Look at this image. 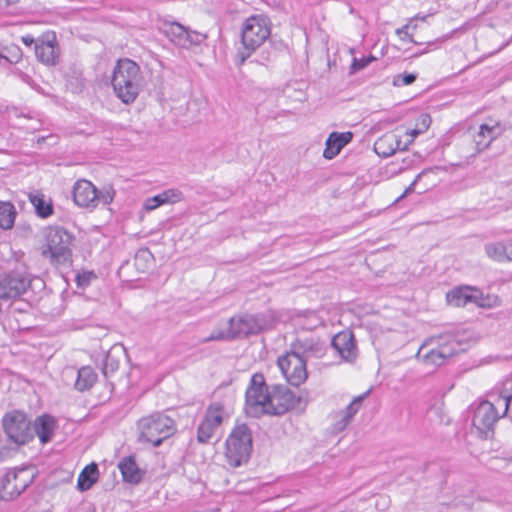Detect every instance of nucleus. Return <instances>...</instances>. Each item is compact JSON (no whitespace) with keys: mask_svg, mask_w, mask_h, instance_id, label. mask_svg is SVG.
Wrapping results in <instances>:
<instances>
[{"mask_svg":"<svg viewBox=\"0 0 512 512\" xmlns=\"http://www.w3.org/2000/svg\"><path fill=\"white\" fill-rule=\"evenodd\" d=\"M216 429L205 423L203 420L197 429V440L201 444H207L213 438Z\"/></svg>","mask_w":512,"mask_h":512,"instance_id":"c9c22d12","label":"nucleus"},{"mask_svg":"<svg viewBox=\"0 0 512 512\" xmlns=\"http://www.w3.org/2000/svg\"><path fill=\"white\" fill-rule=\"evenodd\" d=\"M31 285V279L23 272L12 271L0 276V299L20 298Z\"/></svg>","mask_w":512,"mask_h":512,"instance_id":"f8f14e48","label":"nucleus"},{"mask_svg":"<svg viewBox=\"0 0 512 512\" xmlns=\"http://www.w3.org/2000/svg\"><path fill=\"white\" fill-rule=\"evenodd\" d=\"M427 171H428V170H423L422 172H420V173L416 176V178L414 179V181L410 184V186H409V187H407V188L405 189V191H404V192H403V194L399 197V199H402V198H403V197H405L407 194L412 193V192L414 191V189H415V185H416V183L421 179V177H422L424 174H426V172H427Z\"/></svg>","mask_w":512,"mask_h":512,"instance_id":"49530a36","label":"nucleus"},{"mask_svg":"<svg viewBox=\"0 0 512 512\" xmlns=\"http://www.w3.org/2000/svg\"><path fill=\"white\" fill-rule=\"evenodd\" d=\"M413 143L410 139L407 143L402 144L401 137L393 132H388L379 137L374 143V151L383 158L392 156L396 151H405L409 145Z\"/></svg>","mask_w":512,"mask_h":512,"instance_id":"dca6fc26","label":"nucleus"},{"mask_svg":"<svg viewBox=\"0 0 512 512\" xmlns=\"http://www.w3.org/2000/svg\"><path fill=\"white\" fill-rule=\"evenodd\" d=\"M424 52H425V51L419 52V53H417V54H416V56H417V55H422Z\"/></svg>","mask_w":512,"mask_h":512,"instance_id":"603ef678","label":"nucleus"},{"mask_svg":"<svg viewBox=\"0 0 512 512\" xmlns=\"http://www.w3.org/2000/svg\"><path fill=\"white\" fill-rule=\"evenodd\" d=\"M270 36V28L265 18L261 16L249 17L242 26L241 41L243 49L235 56V62L241 66L252 53Z\"/></svg>","mask_w":512,"mask_h":512,"instance_id":"f03ea898","label":"nucleus"},{"mask_svg":"<svg viewBox=\"0 0 512 512\" xmlns=\"http://www.w3.org/2000/svg\"><path fill=\"white\" fill-rule=\"evenodd\" d=\"M373 60V57H363L361 59L354 58L353 62L351 64V72L354 73L356 71H359L361 69H364L368 66V64Z\"/></svg>","mask_w":512,"mask_h":512,"instance_id":"37998d69","label":"nucleus"},{"mask_svg":"<svg viewBox=\"0 0 512 512\" xmlns=\"http://www.w3.org/2000/svg\"><path fill=\"white\" fill-rule=\"evenodd\" d=\"M353 139V133L347 132H332L326 139V147L323 152L325 159L331 160L336 157L340 151L349 144Z\"/></svg>","mask_w":512,"mask_h":512,"instance_id":"aec40b11","label":"nucleus"},{"mask_svg":"<svg viewBox=\"0 0 512 512\" xmlns=\"http://www.w3.org/2000/svg\"><path fill=\"white\" fill-rule=\"evenodd\" d=\"M123 481L131 484H138L143 478V472L139 469L135 457H124L118 464Z\"/></svg>","mask_w":512,"mask_h":512,"instance_id":"393cba45","label":"nucleus"},{"mask_svg":"<svg viewBox=\"0 0 512 512\" xmlns=\"http://www.w3.org/2000/svg\"><path fill=\"white\" fill-rule=\"evenodd\" d=\"M277 364L290 385L298 387L306 381L308 377L307 362L294 353L286 352L285 355L278 358Z\"/></svg>","mask_w":512,"mask_h":512,"instance_id":"9b49d317","label":"nucleus"},{"mask_svg":"<svg viewBox=\"0 0 512 512\" xmlns=\"http://www.w3.org/2000/svg\"><path fill=\"white\" fill-rule=\"evenodd\" d=\"M96 187L88 180H78L73 186V200L83 208L94 209L96 203Z\"/></svg>","mask_w":512,"mask_h":512,"instance_id":"6ab92c4d","label":"nucleus"},{"mask_svg":"<svg viewBox=\"0 0 512 512\" xmlns=\"http://www.w3.org/2000/svg\"><path fill=\"white\" fill-rule=\"evenodd\" d=\"M2 425L8 439L18 446L34 439L32 421L21 411L7 413L2 419Z\"/></svg>","mask_w":512,"mask_h":512,"instance_id":"0eeeda50","label":"nucleus"},{"mask_svg":"<svg viewBox=\"0 0 512 512\" xmlns=\"http://www.w3.org/2000/svg\"><path fill=\"white\" fill-rule=\"evenodd\" d=\"M183 199V193L178 189H168L162 193L148 198L144 204L146 210L151 211L166 203H177Z\"/></svg>","mask_w":512,"mask_h":512,"instance_id":"a878e982","label":"nucleus"},{"mask_svg":"<svg viewBox=\"0 0 512 512\" xmlns=\"http://www.w3.org/2000/svg\"><path fill=\"white\" fill-rule=\"evenodd\" d=\"M487 140H488V138H486V136L481 135V127H479V131L474 136V142H475L476 149L478 152H482V151L486 150L487 148H489L490 144Z\"/></svg>","mask_w":512,"mask_h":512,"instance_id":"79ce46f5","label":"nucleus"},{"mask_svg":"<svg viewBox=\"0 0 512 512\" xmlns=\"http://www.w3.org/2000/svg\"><path fill=\"white\" fill-rule=\"evenodd\" d=\"M4 61L5 63L9 62L8 57L4 56L2 53H0V63Z\"/></svg>","mask_w":512,"mask_h":512,"instance_id":"3c124183","label":"nucleus"},{"mask_svg":"<svg viewBox=\"0 0 512 512\" xmlns=\"http://www.w3.org/2000/svg\"><path fill=\"white\" fill-rule=\"evenodd\" d=\"M447 302L455 307H462L469 303L476 304L479 307H488L490 304L487 298L483 297L482 292L471 286L455 287L446 295Z\"/></svg>","mask_w":512,"mask_h":512,"instance_id":"2eb2a0df","label":"nucleus"},{"mask_svg":"<svg viewBox=\"0 0 512 512\" xmlns=\"http://www.w3.org/2000/svg\"><path fill=\"white\" fill-rule=\"evenodd\" d=\"M47 248L51 257L57 261H66L71 256L74 235L62 226H52L46 230Z\"/></svg>","mask_w":512,"mask_h":512,"instance_id":"1a4fd4ad","label":"nucleus"},{"mask_svg":"<svg viewBox=\"0 0 512 512\" xmlns=\"http://www.w3.org/2000/svg\"><path fill=\"white\" fill-rule=\"evenodd\" d=\"M271 392L265 382L264 375L255 373L245 392V412L253 418L267 414Z\"/></svg>","mask_w":512,"mask_h":512,"instance_id":"39448f33","label":"nucleus"},{"mask_svg":"<svg viewBox=\"0 0 512 512\" xmlns=\"http://www.w3.org/2000/svg\"><path fill=\"white\" fill-rule=\"evenodd\" d=\"M15 216V207L11 203H0V227L2 229H11L14 225Z\"/></svg>","mask_w":512,"mask_h":512,"instance_id":"72a5a7b5","label":"nucleus"},{"mask_svg":"<svg viewBox=\"0 0 512 512\" xmlns=\"http://www.w3.org/2000/svg\"><path fill=\"white\" fill-rule=\"evenodd\" d=\"M484 250L496 262L512 261V239L486 243Z\"/></svg>","mask_w":512,"mask_h":512,"instance_id":"412c9836","label":"nucleus"},{"mask_svg":"<svg viewBox=\"0 0 512 512\" xmlns=\"http://www.w3.org/2000/svg\"><path fill=\"white\" fill-rule=\"evenodd\" d=\"M206 38V34L188 29L186 44L183 45V48L188 49L191 46H198L202 44L206 40Z\"/></svg>","mask_w":512,"mask_h":512,"instance_id":"4c0bfd02","label":"nucleus"},{"mask_svg":"<svg viewBox=\"0 0 512 512\" xmlns=\"http://www.w3.org/2000/svg\"><path fill=\"white\" fill-rule=\"evenodd\" d=\"M416 79L417 74L415 73L397 74L393 78V85L396 87L410 85L414 83Z\"/></svg>","mask_w":512,"mask_h":512,"instance_id":"ea45409f","label":"nucleus"},{"mask_svg":"<svg viewBox=\"0 0 512 512\" xmlns=\"http://www.w3.org/2000/svg\"><path fill=\"white\" fill-rule=\"evenodd\" d=\"M124 351L122 347L113 346L106 354L102 362V373L105 377H109L115 373L120 364L119 356Z\"/></svg>","mask_w":512,"mask_h":512,"instance_id":"c756f323","label":"nucleus"},{"mask_svg":"<svg viewBox=\"0 0 512 512\" xmlns=\"http://www.w3.org/2000/svg\"><path fill=\"white\" fill-rule=\"evenodd\" d=\"M407 135H409L411 137V139H415L417 136H419L420 134H422V132H420L419 128L418 127H415L414 129H411V130H408L406 132Z\"/></svg>","mask_w":512,"mask_h":512,"instance_id":"09e8293b","label":"nucleus"},{"mask_svg":"<svg viewBox=\"0 0 512 512\" xmlns=\"http://www.w3.org/2000/svg\"><path fill=\"white\" fill-rule=\"evenodd\" d=\"M228 324L232 328V335L236 338H245L268 329L270 321L264 314H245L230 318Z\"/></svg>","mask_w":512,"mask_h":512,"instance_id":"9d476101","label":"nucleus"},{"mask_svg":"<svg viewBox=\"0 0 512 512\" xmlns=\"http://www.w3.org/2000/svg\"><path fill=\"white\" fill-rule=\"evenodd\" d=\"M187 32L188 28L184 27L183 25L177 22L171 23L166 29V34L170 38V40L175 45L180 46L182 48L183 45L186 44Z\"/></svg>","mask_w":512,"mask_h":512,"instance_id":"473e14b6","label":"nucleus"},{"mask_svg":"<svg viewBox=\"0 0 512 512\" xmlns=\"http://www.w3.org/2000/svg\"><path fill=\"white\" fill-rule=\"evenodd\" d=\"M431 122H432V120H431L430 115L423 113L417 119L416 127H418L420 132H422V134H423L430 127Z\"/></svg>","mask_w":512,"mask_h":512,"instance_id":"c03bdc74","label":"nucleus"},{"mask_svg":"<svg viewBox=\"0 0 512 512\" xmlns=\"http://www.w3.org/2000/svg\"><path fill=\"white\" fill-rule=\"evenodd\" d=\"M138 427L140 430L139 440L158 447L162 442L172 436L175 431L174 420L162 413H155L142 418Z\"/></svg>","mask_w":512,"mask_h":512,"instance_id":"7ed1b4c3","label":"nucleus"},{"mask_svg":"<svg viewBox=\"0 0 512 512\" xmlns=\"http://www.w3.org/2000/svg\"><path fill=\"white\" fill-rule=\"evenodd\" d=\"M115 196V191L111 186L103 187L101 190L96 188L95 208L101 203L103 205L110 204Z\"/></svg>","mask_w":512,"mask_h":512,"instance_id":"e433bc0d","label":"nucleus"},{"mask_svg":"<svg viewBox=\"0 0 512 512\" xmlns=\"http://www.w3.org/2000/svg\"><path fill=\"white\" fill-rule=\"evenodd\" d=\"M270 399L267 415H283L298 407L302 402L305 404L307 402L301 395L296 396L293 391L282 386L274 387Z\"/></svg>","mask_w":512,"mask_h":512,"instance_id":"ddd939ff","label":"nucleus"},{"mask_svg":"<svg viewBox=\"0 0 512 512\" xmlns=\"http://www.w3.org/2000/svg\"><path fill=\"white\" fill-rule=\"evenodd\" d=\"M140 67L128 58L118 60L112 76V86L117 97L125 104L133 103L142 87Z\"/></svg>","mask_w":512,"mask_h":512,"instance_id":"f257e3e1","label":"nucleus"},{"mask_svg":"<svg viewBox=\"0 0 512 512\" xmlns=\"http://www.w3.org/2000/svg\"><path fill=\"white\" fill-rule=\"evenodd\" d=\"M325 342L319 337L299 336L290 344V352L302 358L305 362L310 359H319L326 354Z\"/></svg>","mask_w":512,"mask_h":512,"instance_id":"4468645a","label":"nucleus"},{"mask_svg":"<svg viewBox=\"0 0 512 512\" xmlns=\"http://www.w3.org/2000/svg\"><path fill=\"white\" fill-rule=\"evenodd\" d=\"M29 199L39 217L48 218L54 213L51 199L47 198L44 194L40 192L32 193L29 195Z\"/></svg>","mask_w":512,"mask_h":512,"instance_id":"c85d7f7f","label":"nucleus"},{"mask_svg":"<svg viewBox=\"0 0 512 512\" xmlns=\"http://www.w3.org/2000/svg\"><path fill=\"white\" fill-rule=\"evenodd\" d=\"M265 52H262V61H260L261 63H264V61H270L271 60V54L270 52H267V55L264 56Z\"/></svg>","mask_w":512,"mask_h":512,"instance_id":"8fccbe9b","label":"nucleus"},{"mask_svg":"<svg viewBox=\"0 0 512 512\" xmlns=\"http://www.w3.org/2000/svg\"><path fill=\"white\" fill-rule=\"evenodd\" d=\"M481 127V135L486 136L488 138V142L491 145V143L500 137L506 130L505 124L501 123L500 121L492 120L483 123L480 125Z\"/></svg>","mask_w":512,"mask_h":512,"instance_id":"2f4dec72","label":"nucleus"},{"mask_svg":"<svg viewBox=\"0 0 512 512\" xmlns=\"http://www.w3.org/2000/svg\"><path fill=\"white\" fill-rule=\"evenodd\" d=\"M34 51L37 59L40 62L46 65H54L57 58V45L55 35L52 36V40H37Z\"/></svg>","mask_w":512,"mask_h":512,"instance_id":"b1692460","label":"nucleus"},{"mask_svg":"<svg viewBox=\"0 0 512 512\" xmlns=\"http://www.w3.org/2000/svg\"><path fill=\"white\" fill-rule=\"evenodd\" d=\"M423 348L417 353L418 358H422L427 366L438 367L445 363L446 359L455 354V350L447 345L440 346L437 349H431L425 354H422Z\"/></svg>","mask_w":512,"mask_h":512,"instance_id":"5701e85b","label":"nucleus"},{"mask_svg":"<svg viewBox=\"0 0 512 512\" xmlns=\"http://www.w3.org/2000/svg\"><path fill=\"white\" fill-rule=\"evenodd\" d=\"M235 339L232 335V328L229 325L227 330H220L212 332L203 342L219 341V340H232Z\"/></svg>","mask_w":512,"mask_h":512,"instance_id":"58836bf2","label":"nucleus"},{"mask_svg":"<svg viewBox=\"0 0 512 512\" xmlns=\"http://www.w3.org/2000/svg\"><path fill=\"white\" fill-rule=\"evenodd\" d=\"M410 27V24H406L401 28L396 29V34L399 35L402 41H408L417 44V42L413 39V35L409 33Z\"/></svg>","mask_w":512,"mask_h":512,"instance_id":"a18cd8bd","label":"nucleus"},{"mask_svg":"<svg viewBox=\"0 0 512 512\" xmlns=\"http://www.w3.org/2000/svg\"><path fill=\"white\" fill-rule=\"evenodd\" d=\"M252 434L246 424L237 425L226 440L225 456L232 467L248 462L252 452Z\"/></svg>","mask_w":512,"mask_h":512,"instance_id":"20e7f679","label":"nucleus"},{"mask_svg":"<svg viewBox=\"0 0 512 512\" xmlns=\"http://www.w3.org/2000/svg\"><path fill=\"white\" fill-rule=\"evenodd\" d=\"M96 278L97 276L93 271H84L76 275V283L78 287L85 288L90 285L93 279Z\"/></svg>","mask_w":512,"mask_h":512,"instance_id":"a19ab883","label":"nucleus"},{"mask_svg":"<svg viewBox=\"0 0 512 512\" xmlns=\"http://www.w3.org/2000/svg\"><path fill=\"white\" fill-rule=\"evenodd\" d=\"M152 261L153 255L148 248H142L137 251L135 255V265L139 270H147Z\"/></svg>","mask_w":512,"mask_h":512,"instance_id":"f704fd0d","label":"nucleus"},{"mask_svg":"<svg viewBox=\"0 0 512 512\" xmlns=\"http://www.w3.org/2000/svg\"><path fill=\"white\" fill-rule=\"evenodd\" d=\"M224 406L220 402L211 403L206 409L203 421L217 429L223 422Z\"/></svg>","mask_w":512,"mask_h":512,"instance_id":"7c9ffc66","label":"nucleus"},{"mask_svg":"<svg viewBox=\"0 0 512 512\" xmlns=\"http://www.w3.org/2000/svg\"><path fill=\"white\" fill-rule=\"evenodd\" d=\"M367 395L368 392L355 397L344 410L335 413L334 423L332 425V431L334 433H340L347 428V426L353 420L355 414L359 411L362 402Z\"/></svg>","mask_w":512,"mask_h":512,"instance_id":"a211bd4d","label":"nucleus"},{"mask_svg":"<svg viewBox=\"0 0 512 512\" xmlns=\"http://www.w3.org/2000/svg\"><path fill=\"white\" fill-rule=\"evenodd\" d=\"M331 346L345 361L351 362L357 357L356 341L353 332L350 330L337 333L331 340Z\"/></svg>","mask_w":512,"mask_h":512,"instance_id":"f3484780","label":"nucleus"},{"mask_svg":"<svg viewBox=\"0 0 512 512\" xmlns=\"http://www.w3.org/2000/svg\"><path fill=\"white\" fill-rule=\"evenodd\" d=\"M34 476L26 468L10 469L0 478V499L12 500L32 483Z\"/></svg>","mask_w":512,"mask_h":512,"instance_id":"6e6552de","label":"nucleus"},{"mask_svg":"<svg viewBox=\"0 0 512 512\" xmlns=\"http://www.w3.org/2000/svg\"><path fill=\"white\" fill-rule=\"evenodd\" d=\"M490 400L480 402L474 410L472 424L481 437L488 439L494 434L495 423L502 418L498 395H491Z\"/></svg>","mask_w":512,"mask_h":512,"instance_id":"423d86ee","label":"nucleus"},{"mask_svg":"<svg viewBox=\"0 0 512 512\" xmlns=\"http://www.w3.org/2000/svg\"><path fill=\"white\" fill-rule=\"evenodd\" d=\"M34 436L37 435L42 444L49 443L52 440L57 427L54 417L43 414L36 417L32 423Z\"/></svg>","mask_w":512,"mask_h":512,"instance_id":"4be33fe9","label":"nucleus"},{"mask_svg":"<svg viewBox=\"0 0 512 512\" xmlns=\"http://www.w3.org/2000/svg\"><path fill=\"white\" fill-rule=\"evenodd\" d=\"M98 477V465L94 462L88 464L78 476L77 488L82 492L89 490L97 482Z\"/></svg>","mask_w":512,"mask_h":512,"instance_id":"cd10ccee","label":"nucleus"},{"mask_svg":"<svg viewBox=\"0 0 512 512\" xmlns=\"http://www.w3.org/2000/svg\"><path fill=\"white\" fill-rule=\"evenodd\" d=\"M98 379L97 373L90 366H83L77 370L75 389L84 392L91 389Z\"/></svg>","mask_w":512,"mask_h":512,"instance_id":"bb28decb","label":"nucleus"},{"mask_svg":"<svg viewBox=\"0 0 512 512\" xmlns=\"http://www.w3.org/2000/svg\"><path fill=\"white\" fill-rule=\"evenodd\" d=\"M21 41L24 45L31 47L32 45H36L37 40L34 39L32 35H24L21 37Z\"/></svg>","mask_w":512,"mask_h":512,"instance_id":"de8ad7c7","label":"nucleus"}]
</instances>
